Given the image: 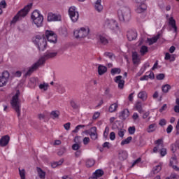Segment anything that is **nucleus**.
Returning <instances> with one entry per match:
<instances>
[{
  "mask_svg": "<svg viewBox=\"0 0 179 179\" xmlns=\"http://www.w3.org/2000/svg\"><path fill=\"white\" fill-rule=\"evenodd\" d=\"M45 37L49 43L55 44L57 41V34L52 31H46Z\"/></svg>",
  "mask_w": 179,
  "mask_h": 179,
  "instance_id": "obj_9",
  "label": "nucleus"
},
{
  "mask_svg": "<svg viewBox=\"0 0 179 179\" xmlns=\"http://www.w3.org/2000/svg\"><path fill=\"white\" fill-rule=\"evenodd\" d=\"M37 172L38 174V177L41 179H45V172L41 169V168H37Z\"/></svg>",
  "mask_w": 179,
  "mask_h": 179,
  "instance_id": "obj_33",
  "label": "nucleus"
},
{
  "mask_svg": "<svg viewBox=\"0 0 179 179\" xmlns=\"http://www.w3.org/2000/svg\"><path fill=\"white\" fill-rule=\"evenodd\" d=\"M34 44L36 45L39 51H44L47 48V39L44 35H37L34 40Z\"/></svg>",
  "mask_w": 179,
  "mask_h": 179,
  "instance_id": "obj_5",
  "label": "nucleus"
},
{
  "mask_svg": "<svg viewBox=\"0 0 179 179\" xmlns=\"http://www.w3.org/2000/svg\"><path fill=\"white\" fill-rule=\"evenodd\" d=\"M90 34V28L87 26L82 27L77 29H74L73 36L79 41L85 40V38L89 37Z\"/></svg>",
  "mask_w": 179,
  "mask_h": 179,
  "instance_id": "obj_3",
  "label": "nucleus"
},
{
  "mask_svg": "<svg viewBox=\"0 0 179 179\" xmlns=\"http://www.w3.org/2000/svg\"><path fill=\"white\" fill-rule=\"evenodd\" d=\"M138 98L143 101H146L148 100V92L143 90L140 91L138 94Z\"/></svg>",
  "mask_w": 179,
  "mask_h": 179,
  "instance_id": "obj_25",
  "label": "nucleus"
},
{
  "mask_svg": "<svg viewBox=\"0 0 179 179\" xmlns=\"http://www.w3.org/2000/svg\"><path fill=\"white\" fill-rule=\"evenodd\" d=\"M19 96H20V91L17 90L10 101L11 106L15 109L17 117H20V100H19Z\"/></svg>",
  "mask_w": 179,
  "mask_h": 179,
  "instance_id": "obj_4",
  "label": "nucleus"
},
{
  "mask_svg": "<svg viewBox=\"0 0 179 179\" xmlns=\"http://www.w3.org/2000/svg\"><path fill=\"white\" fill-rule=\"evenodd\" d=\"M160 171H162V164H159L152 168L150 173V177H155V175L160 173Z\"/></svg>",
  "mask_w": 179,
  "mask_h": 179,
  "instance_id": "obj_21",
  "label": "nucleus"
},
{
  "mask_svg": "<svg viewBox=\"0 0 179 179\" xmlns=\"http://www.w3.org/2000/svg\"><path fill=\"white\" fill-rule=\"evenodd\" d=\"M178 149H179V141H176L175 143L171 145V150L173 153H176Z\"/></svg>",
  "mask_w": 179,
  "mask_h": 179,
  "instance_id": "obj_30",
  "label": "nucleus"
},
{
  "mask_svg": "<svg viewBox=\"0 0 179 179\" xmlns=\"http://www.w3.org/2000/svg\"><path fill=\"white\" fill-rule=\"evenodd\" d=\"M134 108L138 111L140 114L143 113V110L142 108V102L137 101L134 105Z\"/></svg>",
  "mask_w": 179,
  "mask_h": 179,
  "instance_id": "obj_29",
  "label": "nucleus"
},
{
  "mask_svg": "<svg viewBox=\"0 0 179 179\" xmlns=\"http://www.w3.org/2000/svg\"><path fill=\"white\" fill-rule=\"evenodd\" d=\"M131 141H132V137L129 136L126 139L122 141L121 145L122 146H124V145H128V143H131Z\"/></svg>",
  "mask_w": 179,
  "mask_h": 179,
  "instance_id": "obj_40",
  "label": "nucleus"
},
{
  "mask_svg": "<svg viewBox=\"0 0 179 179\" xmlns=\"http://www.w3.org/2000/svg\"><path fill=\"white\" fill-rule=\"evenodd\" d=\"M159 124L161 125V127H163V126L166 125V120L162 119V120L159 121Z\"/></svg>",
  "mask_w": 179,
  "mask_h": 179,
  "instance_id": "obj_62",
  "label": "nucleus"
},
{
  "mask_svg": "<svg viewBox=\"0 0 179 179\" xmlns=\"http://www.w3.org/2000/svg\"><path fill=\"white\" fill-rule=\"evenodd\" d=\"M31 6H33V4L30 3L24 7V8L20 10L17 14L13 17V21L17 22V20H20V19H22V17H24L25 16H27L30 9H31Z\"/></svg>",
  "mask_w": 179,
  "mask_h": 179,
  "instance_id": "obj_7",
  "label": "nucleus"
},
{
  "mask_svg": "<svg viewBox=\"0 0 179 179\" xmlns=\"http://www.w3.org/2000/svg\"><path fill=\"white\" fill-rule=\"evenodd\" d=\"M64 129H66V131H69V129L71 128V123L70 122L66 123V124H64Z\"/></svg>",
  "mask_w": 179,
  "mask_h": 179,
  "instance_id": "obj_56",
  "label": "nucleus"
},
{
  "mask_svg": "<svg viewBox=\"0 0 179 179\" xmlns=\"http://www.w3.org/2000/svg\"><path fill=\"white\" fill-rule=\"evenodd\" d=\"M94 8L99 13L103 12V7L101 5V0H95L94 3Z\"/></svg>",
  "mask_w": 179,
  "mask_h": 179,
  "instance_id": "obj_18",
  "label": "nucleus"
},
{
  "mask_svg": "<svg viewBox=\"0 0 179 179\" xmlns=\"http://www.w3.org/2000/svg\"><path fill=\"white\" fill-rule=\"evenodd\" d=\"M160 155L162 157H164L167 155V150L166 148H163L160 150Z\"/></svg>",
  "mask_w": 179,
  "mask_h": 179,
  "instance_id": "obj_49",
  "label": "nucleus"
},
{
  "mask_svg": "<svg viewBox=\"0 0 179 179\" xmlns=\"http://www.w3.org/2000/svg\"><path fill=\"white\" fill-rule=\"evenodd\" d=\"M148 51H149L148 46H145V45L141 46V48L140 49L141 55H145V54H146V52H148Z\"/></svg>",
  "mask_w": 179,
  "mask_h": 179,
  "instance_id": "obj_38",
  "label": "nucleus"
},
{
  "mask_svg": "<svg viewBox=\"0 0 179 179\" xmlns=\"http://www.w3.org/2000/svg\"><path fill=\"white\" fill-rule=\"evenodd\" d=\"M165 59L166 61H169V59H171V55H170V53H166Z\"/></svg>",
  "mask_w": 179,
  "mask_h": 179,
  "instance_id": "obj_63",
  "label": "nucleus"
},
{
  "mask_svg": "<svg viewBox=\"0 0 179 179\" xmlns=\"http://www.w3.org/2000/svg\"><path fill=\"white\" fill-rule=\"evenodd\" d=\"M128 157V152L127 151H124L122 150L119 151V159L120 160H127Z\"/></svg>",
  "mask_w": 179,
  "mask_h": 179,
  "instance_id": "obj_27",
  "label": "nucleus"
},
{
  "mask_svg": "<svg viewBox=\"0 0 179 179\" xmlns=\"http://www.w3.org/2000/svg\"><path fill=\"white\" fill-rule=\"evenodd\" d=\"M141 162H142V159L141 157L138 158L133 162L131 167H134V166H136V164H139Z\"/></svg>",
  "mask_w": 179,
  "mask_h": 179,
  "instance_id": "obj_50",
  "label": "nucleus"
},
{
  "mask_svg": "<svg viewBox=\"0 0 179 179\" xmlns=\"http://www.w3.org/2000/svg\"><path fill=\"white\" fill-rule=\"evenodd\" d=\"M69 16L73 23H76L79 20V11H78V8L75 6H71L69 8Z\"/></svg>",
  "mask_w": 179,
  "mask_h": 179,
  "instance_id": "obj_8",
  "label": "nucleus"
},
{
  "mask_svg": "<svg viewBox=\"0 0 179 179\" xmlns=\"http://www.w3.org/2000/svg\"><path fill=\"white\" fill-rule=\"evenodd\" d=\"M171 86L169 84H166L162 87L163 93H169V91L171 90Z\"/></svg>",
  "mask_w": 179,
  "mask_h": 179,
  "instance_id": "obj_37",
  "label": "nucleus"
},
{
  "mask_svg": "<svg viewBox=\"0 0 179 179\" xmlns=\"http://www.w3.org/2000/svg\"><path fill=\"white\" fill-rule=\"evenodd\" d=\"M170 166H171L173 170H176V171H179V168L176 165H173V162L171 160L170 161Z\"/></svg>",
  "mask_w": 179,
  "mask_h": 179,
  "instance_id": "obj_57",
  "label": "nucleus"
},
{
  "mask_svg": "<svg viewBox=\"0 0 179 179\" xmlns=\"http://www.w3.org/2000/svg\"><path fill=\"white\" fill-rule=\"evenodd\" d=\"M90 135L92 141L97 139V128L96 127H93L90 129Z\"/></svg>",
  "mask_w": 179,
  "mask_h": 179,
  "instance_id": "obj_24",
  "label": "nucleus"
},
{
  "mask_svg": "<svg viewBox=\"0 0 179 179\" xmlns=\"http://www.w3.org/2000/svg\"><path fill=\"white\" fill-rule=\"evenodd\" d=\"M149 115H150V112H145L143 115V120H146V118H148V117H149Z\"/></svg>",
  "mask_w": 179,
  "mask_h": 179,
  "instance_id": "obj_59",
  "label": "nucleus"
},
{
  "mask_svg": "<svg viewBox=\"0 0 179 179\" xmlns=\"http://www.w3.org/2000/svg\"><path fill=\"white\" fill-rule=\"evenodd\" d=\"M71 107H73L75 109L78 108V104H76V103H75V101H71Z\"/></svg>",
  "mask_w": 179,
  "mask_h": 179,
  "instance_id": "obj_64",
  "label": "nucleus"
},
{
  "mask_svg": "<svg viewBox=\"0 0 179 179\" xmlns=\"http://www.w3.org/2000/svg\"><path fill=\"white\" fill-rule=\"evenodd\" d=\"M171 131H173V126L171 124L169 125L166 129L167 134H171Z\"/></svg>",
  "mask_w": 179,
  "mask_h": 179,
  "instance_id": "obj_58",
  "label": "nucleus"
},
{
  "mask_svg": "<svg viewBox=\"0 0 179 179\" xmlns=\"http://www.w3.org/2000/svg\"><path fill=\"white\" fill-rule=\"evenodd\" d=\"M62 16L61 14L50 13L48 15V22H61Z\"/></svg>",
  "mask_w": 179,
  "mask_h": 179,
  "instance_id": "obj_12",
  "label": "nucleus"
},
{
  "mask_svg": "<svg viewBox=\"0 0 179 179\" xmlns=\"http://www.w3.org/2000/svg\"><path fill=\"white\" fill-rule=\"evenodd\" d=\"M159 38H160V34H157L152 38H148L146 43H148L149 45H152L155 44V43H157Z\"/></svg>",
  "mask_w": 179,
  "mask_h": 179,
  "instance_id": "obj_22",
  "label": "nucleus"
},
{
  "mask_svg": "<svg viewBox=\"0 0 179 179\" xmlns=\"http://www.w3.org/2000/svg\"><path fill=\"white\" fill-rule=\"evenodd\" d=\"M121 116L123 120H127L129 117V110L128 109H124L121 112Z\"/></svg>",
  "mask_w": 179,
  "mask_h": 179,
  "instance_id": "obj_34",
  "label": "nucleus"
},
{
  "mask_svg": "<svg viewBox=\"0 0 179 179\" xmlns=\"http://www.w3.org/2000/svg\"><path fill=\"white\" fill-rule=\"evenodd\" d=\"M100 117L99 112H95L92 116V120H97Z\"/></svg>",
  "mask_w": 179,
  "mask_h": 179,
  "instance_id": "obj_52",
  "label": "nucleus"
},
{
  "mask_svg": "<svg viewBox=\"0 0 179 179\" xmlns=\"http://www.w3.org/2000/svg\"><path fill=\"white\" fill-rule=\"evenodd\" d=\"M39 89H41V90H44V92H46V90H48V84L45 83L41 84L39 85Z\"/></svg>",
  "mask_w": 179,
  "mask_h": 179,
  "instance_id": "obj_42",
  "label": "nucleus"
},
{
  "mask_svg": "<svg viewBox=\"0 0 179 179\" xmlns=\"http://www.w3.org/2000/svg\"><path fill=\"white\" fill-rule=\"evenodd\" d=\"M127 36L129 41H133V40H135L138 37V34L136 31L131 29L127 31Z\"/></svg>",
  "mask_w": 179,
  "mask_h": 179,
  "instance_id": "obj_17",
  "label": "nucleus"
},
{
  "mask_svg": "<svg viewBox=\"0 0 179 179\" xmlns=\"http://www.w3.org/2000/svg\"><path fill=\"white\" fill-rule=\"evenodd\" d=\"M104 55L110 58V59H113V57H114V55H113V53L111 52H106L104 53Z\"/></svg>",
  "mask_w": 179,
  "mask_h": 179,
  "instance_id": "obj_51",
  "label": "nucleus"
},
{
  "mask_svg": "<svg viewBox=\"0 0 179 179\" xmlns=\"http://www.w3.org/2000/svg\"><path fill=\"white\" fill-rule=\"evenodd\" d=\"M104 175V171L101 169H97L95 172L92 174V176L90 177L89 179H97L100 178V177H103Z\"/></svg>",
  "mask_w": 179,
  "mask_h": 179,
  "instance_id": "obj_20",
  "label": "nucleus"
},
{
  "mask_svg": "<svg viewBox=\"0 0 179 179\" xmlns=\"http://www.w3.org/2000/svg\"><path fill=\"white\" fill-rule=\"evenodd\" d=\"M73 150H79L80 149V143H76L72 145Z\"/></svg>",
  "mask_w": 179,
  "mask_h": 179,
  "instance_id": "obj_44",
  "label": "nucleus"
},
{
  "mask_svg": "<svg viewBox=\"0 0 179 179\" xmlns=\"http://www.w3.org/2000/svg\"><path fill=\"white\" fill-rule=\"evenodd\" d=\"M51 117H52V118H58V117H59V111H58V110L52 111Z\"/></svg>",
  "mask_w": 179,
  "mask_h": 179,
  "instance_id": "obj_43",
  "label": "nucleus"
},
{
  "mask_svg": "<svg viewBox=\"0 0 179 179\" xmlns=\"http://www.w3.org/2000/svg\"><path fill=\"white\" fill-rule=\"evenodd\" d=\"M58 55V52L48 50L44 55L41 57L36 63H34L31 67H29L27 72L25 73V76H29L34 72V71H37L41 65H43L47 59H50V58H55Z\"/></svg>",
  "mask_w": 179,
  "mask_h": 179,
  "instance_id": "obj_1",
  "label": "nucleus"
},
{
  "mask_svg": "<svg viewBox=\"0 0 179 179\" xmlns=\"http://www.w3.org/2000/svg\"><path fill=\"white\" fill-rule=\"evenodd\" d=\"M9 141H10V137L8 135L3 136L0 138V146L1 148H5V146H8L9 145Z\"/></svg>",
  "mask_w": 179,
  "mask_h": 179,
  "instance_id": "obj_14",
  "label": "nucleus"
},
{
  "mask_svg": "<svg viewBox=\"0 0 179 179\" xmlns=\"http://www.w3.org/2000/svg\"><path fill=\"white\" fill-rule=\"evenodd\" d=\"M125 134V129H120L118 131V136L120 138H124V135Z\"/></svg>",
  "mask_w": 179,
  "mask_h": 179,
  "instance_id": "obj_48",
  "label": "nucleus"
},
{
  "mask_svg": "<svg viewBox=\"0 0 179 179\" xmlns=\"http://www.w3.org/2000/svg\"><path fill=\"white\" fill-rule=\"evenodd\" d=\"M97 39L102 45H107L108 44V36L106 34H99Z\"/></svg>",
  "mask_w": 179,
  "mask_h": 179,
  "instance_id": "obj_13",
  "label": "nucleus"
},
{
  "mask_svg": "<svg viewBox=\"0 0 179 179\" xmlns=\"http://www.w3.org/2000/svg\"><path fill=\"white\" fill-rule=\"evenodd\" d=\"M110 141L115 140V133L114 131H112L110 133Z\"/></svg>",
  "mask_w": 179,
  "mask_h": 179,
  "instance_id": "obj_53",
  "label": "nucleus"
},
{
  "mask_svg": "<svg viewBox=\"0 0 179 179\" xmlns=\"http://www.w3.org/2000/svg\"><path fill=\"white\" fill-rule=\"evenodd\" d=\"M155 145H157L153 148V153H157L159 150H162L163 149V141L162 139H158L155 141Z\"/></svg>",
  "mask_w": 179,
  "mask_h": 179,
  "instance_id": "obj_16",
  "label": "nucleus"
},
{
  "mask_svg": "<svg viewBox=\"0 0 179 179\" xmlns=\"http://www.w3.org/2000/svg\"><path fill=\"white\" fill-rule=\"evenodd\" d=\"M132 120L134 124H138L140 121L139 115L138 113H134L132 115Z\"/></svg>",
  "mask_w": 179,
  "mask_h": 179,
  "instance_id": "obj_36",
  "label": "nucleus"
},
{
  "mask_svg": "<svg viewBox=\"0 0 179 179\" xmlns=\"http://www.w3.org/2000/svg\"><path fill=\"white\" fill-rule=\"evenodd\" d=\"M9 72L3 71L0 76V87H3V86H6L8 83V80H9Z\"/></svg>",
  "mask_w": 179,
  "mask_h": 179,
  "instance_id": "obj_11",
  "label": "nucleus"
},
{
  "mask_svg": "<svg viewBox=\"0 0 179 179\" xmlns=\"http://www.w3.org/2000/svg\"><path fill=\"white\" fill-rule=\"evenodd\" d=\"M85 125L83 124H79L77 127H76L75 129L73 130V132H74L75 134L78 133L79 131V129H80L81 128H85Z\"/></svg>",
  "mask_w": 179,
  "mask_h": 179,
  "instance_id": "obj_45",
  "label": "nucleus"
},
{
  "mask_svg": "<svg viewBox=\"0 0 179 179\" xmlns=\"http://www.w3.org/2000/svg\"><path fill=\"white\" fill-rule=\"evenodd\" d=\"M104 26L111 29V30H118V22L115 20H106Z\"/></svg>",
  "mask_w": 179,
  "mask_h": 179,
  "instance_id": "obj_10",
  "label": "nucleus"
},
{
  "mask_svg": "<svg viewBox=\"0 0 179 179\" xmlns=\"http://www.w3.org/2000/svg\"><path fill=\"white\" fill-rule=\"evenodd\" d=\"M168 21L169 26L173 29L174 33H177V25H176V20H174V17H170L168 18Z\"/></svg>",
  "mask_w": 179,
  "mask_h": 179,
  "instance_id": "obj_23",
  "label": "nucleus"
},
{
  "mask_svg": "<svg viewBox=\"0 0 179 179\" xmlns=\"http://www.w3.org/2000/svg\"><path fill=\"white\" fill-rule=\"evenodd\" d=\"M110 132V127H108V126H107L106 128H105V131L103 132V137L104 138H107V136H108V134Z\"/></svg>",
  "mask_w": 179,
  "mask_h": 179,
  "instance_id": "obj_47",
  "label": "nucleus"
},
{
  "mask_svg": "<svg viewBox=\"0 0 179 179\" xmlns=\"http://www.w3.org/2000/svg\"><path fill=\"white\" fill-rule=\"evenodd\" d=\"M106 72H107V67L100 64L98 66V73L99 75L101 76V75H104V73H106Z\"/></svg>",
  "mask_w": 179,
  "mask_h": 179,
  "instance_id": "obj_28",
  "label": "nucleus"
},
{
  "mask_svg": "<svg viewBox=\"0 0 179 179\" xmlns=\"http://www.w3.org/2000/svg\"><path fill=\"white\" fill-rule=\"evenodd\" d=\"M95 162L94 159H87L86 162V166L87 167H93L94 166Z\"/></svg>",
  "mask_w": 179,
  "mask_h": 179,
  "instance_id": "obj_41",
  "label": "nucleus"
},
{
  "mask_svg": "<svg viewBox=\"0 0 179 179\" xmlns=\"http://www.w3.org/2000/svg\"><path fill=\"white\" fill-rule=\"evenodd\" d=\"M167 108V104H164L159 109V113H163Z\"/></svg>",
  "mask_w": 179,
  "mask_h": 179,
  "instance_id": "obj_60",
  "label": "nucleus"
},
{
  "mask_svg": "<svg viewBox=\"0 0 179 179\" xmlns=\"http://www.w3.org/2000/svg\"><path fill=\"white\" fill-rule=\"evenodd\" d=\"M117 108H118V103H115L110 106L109 107V113H115L117 111Z\"/></svg>",
  "mask_w": 179,
  "mask_h": 179,
  "instance_id": "obj_32",
  "label": "nucleus"
},
{
  "mask_svg": "<svg viewBox=\"0 0 179 179\" xmlns=\"http://www.w3.org/2000/svg\"><path fill=\"white\" fill-rule=\"evenodd\" d=\"M132 61L133 64H134L135 65L139 64V62H141V59H139V55H138V52H132Z\"/></svg>",
  "mask_w": 179,
  "mask_h": 179,
  "instance_id": "obj_26",
  "label": "nucleus"
},
{
  "mask_svg": "<svg viewBox=\"0 0 179 179\" xmlns=\"http://www.w3.org/2000/svg\"><path fill=\"white\" fill-rule=\"evenodd\" d=\"M20 179H26V170L24 169H18Z\"/></svg>",
  "mask_w": 179,
  "mask_h": 179,
  "instance_id": "obj_35",
  "label": "nucleus"
},
{
  "mask_svg": "<svg viewBox=\"0 0 179 179\" xmlns=\"http://www.w3.org/2000/svg\"><path fill=\"white\" fill-rule=\"evenodd\" d=\"M148 6L146 3H137V7L136 8V13H143L146 10Z\"/></svg>",
  "mask_w": 179,
  "mask_h": 179,
  "instance_id": "obj_15",
  "label": "nucleus"
},
{
  "mask_svg": "<svg viewBox=\"0 0 179 179\" xmlns=\"http://www.w3.org/2000/svg\"><path fill=\"white\" fill-rule=\"evenodd\" d=\"M117 17L122 23H128L131 20V9L129 7H120L117 10Z\"/></svg>",
  "mask_w": 179,
  "mask_h": 179,
  "instance_id": "obj_2",
  "label": "nucleus"
},
{
  "mask_svg": "<svg viewBox=\"0 0 179 179\" xmlns=\"http://www.w3.org/2000/svg\"><path fill=\"white\" fill-rule=\"evenodd\" d=\"M156 128H157V127L156 126L155 123L151 124L148 126V128L147 129V132H148V134L155 132L156 131Z\"/></svg>",
  "mask_w": 179,
  "mask_h": 179,
  "instance_id": "obj_31",
  "label": "nucleus"
},
{
  "mask_svg": "<svg viewBox=\"0 0 179 179\" xmlns=\"http://www.w3.org/2000/svg\"><path fill=\"white\" fill-rule=\"evenodd\" d=\"M135 131H136L135 127H129L128 129V132L130 135H134V134H135Z\"/></svg>",
  "mask_w": 179,
  "mask_h": 179,
  "instance_id": "obj_46",
  "label": "nucleus"
},
{
  "mask_svg": "<svg viewBox=\"0 0 179 179\" xmlns=\"http://www.w3.org/2000/svg\"><path fill=\"white\" fill-rule=\"evenodd\" d=\"M31 19L34 23V24L36 26V27H43V22L44 20V17H43V15L38 12V10H35L31 15Z\"/></svg>",
  "mask_w": 179,
  "mask_h": 179,
  "instance_id": "obj_6",
  "label": "nucleus"
},
{
  "mask_svg": "<svg viewBox=\"0 0 179 179\" xmlns=\"http://www.w3.org/2000/svg\"><path fill=\"white\" fill-rule=\"evenodd\" d=\"M157 79L158 80H163V79H164V74L160 73V74L157 75Z\"/></svg>",
  "mask_w": 179,
  "mask_h": 179,
  "instance_id": "obj_55",
  "label": "nucleus"
},
{
  "mask_svg": "<svg viewBox=\"0 0 179 179\" xmlns=\"http://www.w3.org/2000/svg\"><path fill=\"white\" fill-rule=\"evenodd\" d=\"M89 142H90V138L89 137H85L83 138V143H84V145H88Z\"/></svg>",
  "mask_w": 179,
  "mask_h": 179,
  "instance_id": "obj_54",
  "label": "nucleus"
},
{
  "mask_svg": "<svg viewBox=\"0 0 179 179\" xmlns=\"http://www.w3.org/2000/svg\"><path fill=\"white\" fill-rule=\"evenodd\" d=\"M106 96H108V97H112L111 94H110V88H106L105 90Z\"/></svg>",
  "mask_w": 179,
  "mask_h": 179,
  "instance_id": "obj_61",
  "label": "nucleus"
},
{
  "mask_svg": "<svg viewBox=\"0 0 179 179\" xmlns=\"http://www.w3.org/2000/svg\"><path fill=\"white\" fill-rule=\"evenodd\" d=\"M110 73L111 75H118L120 73H121V69L120 68H114L112 69L110 71Z\"/></svg>",
  "mask_w": 179,
  "mask_h": 179,
  "instance_id": "obj_39",
  "label": "nucleus"
},
{
  "mask_svg": "<svg viewBox=\"0 0 179 179\" xmlns=\"http://www.w3.org/2000/svg\"><path fill=\"white\" fill-rule=\"evenodd\" d=\"M115 83L118 84L119 89H124V85H125V81L122 80L121 76H117L114 78Z\"/></svg>",
  "mask_w": 179,
  "mask_h": 179,
  "instance_id": "obj_19",
  "label": "nucleus"
}]
</instances>
